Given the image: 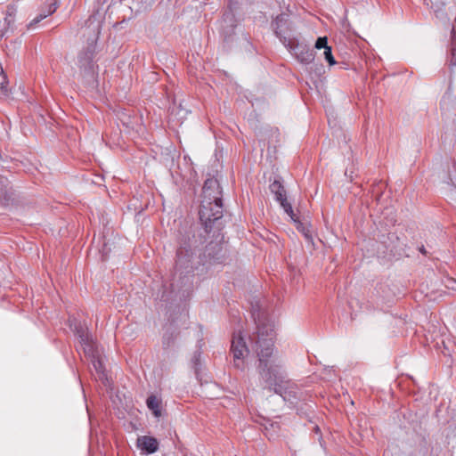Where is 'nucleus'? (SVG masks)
I'll use <instances>...</instances> for the list:
<instances>
[{
  "label": "nucleus",
  "instance_id": "9d476101",
  "mask_svg": "<svg viewBox=\"0 0 456 456\" xmlns=\"http://www.w3.org/2000/svg\"><path fill=\"white\" fill-rule=\"evenodd\" d=\"M17 12V8L14 4H11L7 7L5 16H4V23L6 25L4 28V32L2 30V37H4V33L8 31H12L15 23V16Z\"/></svg>",
  "mask_w": 456,
  "mask_h": 456
},
{
  "label": "nucleus",
  "instance_id": "f8f14e48",
  "mask_svg": "<svg viewBox=\"0 0 456 456\" xmlns=\"http://www.w3.org/2000/svg\"><path fill=\"white\" fill-rule=\"evenodd\" d=\"M270 190L275 195V200L277 201L284 200V198H286V191L281 182L275 180L270 184Z\"/></svg>",
  "mask_w": 456,
  "mask_h": 456
},
{
  "label": "nucleus",
  "instance_id": "5701e85b",
  "mask_svg": "<svg viewBox=\"0 0 456 456\" xmlns=\"http://www.w3.org/2000/svg\"><path fill=\"white\" fill-rule=\"evenodd\" d=\"M431 8L434 9V12L436 13V16H438L439 13V8H436L433 4L431 5Z\"/></svg>",
  "mask_w": 456,
  "mask_h": 456
},
{
  "label": "nucleus",
  "instance_id": "393cba45",
  "mask_svg": "<svg viewBox=\"0 0 456 456\" xmlns=\"http://www.w3.org/2000/svg\"><path fill=\"white\" fill-rule=\"evenodd\" d=\"M429 2L432 3L431 0H424V4H427L428 6L429 5Z\"/></svg>",
  "mask_w": 456,
  "mask_h": 456
},
{
  "label": "nucleus",
  "instance_id": "f257e3e1",
  "mask_svg": "<svg viewBox=\"0 0 456 456\" xmlns=\"http://www.w3.org/2000/svg\"><path fill=\"white\" fill-rule=\"evenodd\" d=\"M252 317L256 332L250 337V346L258 357V372L270 390L280 395L284 401L294 403L297 398V386L287 379L283 361L273 355L274 325L269 316L253 306Z\"/></svg>",
  "mask_w": 456,
  "mask_h": 456
},
{
  "label": "nucleus",
  "instance_id": "9b49d317",
  "mask_svg": "<svg viewBox=\"0 0 456 456\" xmlns=\"http://www.w3.org/2000/svg\"><path fill=\"white\" fill-rule=\"evenodd\" d=\"M147 407L152 411L157 418L161 416L160 404L161 402L156 395H150L146 400Z\"/></svg>",
  "mask_w": 456,
  "mask_h": 456
},
{
  "label": "nucleus",
  "instance_id": "ddd939ff",
  "mask_svg": "<svg viewBox=\"0 0 456 456\" xmlns=\"http://www.w3.org/2000/svg\"><path fill=\"white\" fill-rule=\"evenodd\" d=\"M278 202H280V204L282 207V208L284 209L285 213L288 214V216L291 218V220L294 223L298 224V225H301V223L299 222L298 217L296 216V214L293 211L292 206L290 205L289 202H288L287 197L284 198V200H278Z\"/></svg>",
  "mask_w": 456,
  "mask_h": 456
},
{
  "label": "nucleus",
  "instance_id": "4468645a",
  "mask_svg": "<svg viewBox=\"0 0 456 456\" xmlns=\"http://www.w3.org/2000/svg\"><path fill=\"white\" fill-rule=\"evenodd\" d=\"M278 202H280V204L282 207V208L284 209L285 213L288 214V216L291 218V220L294 223L298 224V225H301V223L299 222L298 217L296 216V214L293 211L292 206L290 205L289 202H288L287 197L284 198V200H278Z\"/></svg>",
  "mask_w": 456,
  "mask_h": 456
},
{
  "label": "nucleus",
  "instance_id": "6e6552de",
  "mask_svg": "<svg viewBox=\"0 0 456 456\" xmlns=\"http://www.w3.org/2000/svg\"><path fill=\"white\" fill-rule=\"evenodd\" d=\"M97 43V36H94L88 41L86 49L80 52L77 57V63L81 69H90L92 67L95 47Z\"/></svg>",
  "mask_w": 456,
  "mask_h": 456
},
{
  "label": "nucleus",
  "instance_id": "f3484780",
  "mask_svg": "<svg viewBox=\"0 0 456 456\" xmlns=\"http://www.w3.org/2000/svg\"><path fill=\"white\" fill-rule=\"evenodd\" d=\"M14 193L13 191H5L4 192V198L2 197V200H4V205L6 207L10 206V205H13V202H14ZM4 205V203L2 202V206Z\"/></svg>",
  "mask_w": 456,
  "mask_h": 456
},
{
  "label": "nucleus",
  "instance_id": "7ed1b4c3",
  "mask_svg": "<svg viewBox=\"0 0 456 456\" xmlns=\"http://www.w3.org/2000/svg\"><path fill=\"white\" fill-rule=\"evenodd\" d=\"M178 244L175 268L177 271L188 270L187 272H190L196 256L193 240L190 236H183L179 239Z\"/></svg>",
  "mask_w": 456,
  "mask_h": 456
},
{
  "label": "nucleus",
  "instance_id": "39448f33",
  "mask_svg": "<svg viewBox=\"0 0 456 456\" xmlns=\"http://www.w3.org/2000/svg\"><path fill=\"white\" fill-rule=\"evenodd\" d=\"M272 27L277 37L284 45H290L291 41L296 39L293 35V26L287 14L278 15L272 22Z\"/></svg>",
  "mask_w": 456,
  "mask_h": 456
},
{
  "label": "nucleus",
  "instance_id": "2eb2a0df",
  "mask_svg": "<svg viewBox=\"0 0 456 456\" xmlns=\"http://www.w3.org/2000/svg\"><path fill=\"white\" fill-rule=\"evenodd\" d=\"M56 4H51L49 6V10L47 12L39 13L37 16H36L28 25V28H33L36 24L39 23L41 20L45 19L47 16L51 15L56 11Z\"/></svg>",
  "mask_w": 456,
  "mask_h": 456
},
{
  "label": "nucleus",
  "instance_id": "423d86ee",
  "mask_svg": "<svg viewBox=\"0 0 456 456\" xmlns=\"http://www.w3.org/2000/svg\"><path fill=\"white\" fill-rule=\"evenodd\" d=\"M231 352L233 355L234 365L238 369H243V359L246 354L249 352L241 331L234 332L232 338Z\"/></svg>",
  "mask_w": 456,
  "mask_h": 456
},
{
  "label": "nucleus",
  "instance_id": "1a4fd4ad",
  "mask_svg": "<svg viewBox=\"0 0 456 456\" xmlns=\"http://www.w3.org/2000/svg\"><path fill=\"white\" fill-rule=\"evenodd\" d=\"M137 447L142 454H151L159 450V442L152 436H142L137 438Z\"/></svg>",
  "mask_w": 456,
  "mask_h": 456
},
{
  "label": "nucleus",
  "instance_id": "dca6fc26",
  "mask_svg": "<svg viewBox=\"0 0 456 456\" xmlns=\"http://www.w3.org/2000/svg\"><path fill=\"white\" fill-rule=\"evenodd\" d=\"M221 26L224 28L229 26L232 28L235 27V17L231 10L224 14Z\"/></svg>",
  "mask_w": 456,
  "mask_h": 456
},
{
  "label": "nucleus",
  "instance_id": "f03ea898",
  "mask_svg": "<svg viewBox=\"0 0 456 456\" xmlns=\"http://www.w3.org/2000/svg\"><path fill=\"white\" fill-rule=\"evenodd\" d=\"M200 220L207 232L223 216L222 190L218 181L208 178L202 188V200L199 211Z\"/></svg>",
  "mask_w": 456,
  "mask_h": 456
},
{
  "label": "nucleus",
  "instance_id": "4be33fe9",
  "mask_svg": "<svg viewBox=\"0 0 456 456\" xmlns=\"http://www.w3.org/2000/svg\"><path fill=\"white\" fill-rule=\"evenodd\" d=\"M163 345L165 346H170V338H167L166 336H164L163 338Z\"/></svg>",
  "mask_w": 456,
  "mask_h": 456
},
{
  "label": "nucleus",
  "instance_id": "6ab92c4d",
  "mask_svg": "<svg viewBox=\"0 0 456 456\" xmlns=\"http://www.w3.org/2000/svg\"><path fill=\"white\" fill-rule=\"evenodd\" d=\"M315 48L317 49H326V47H329L328 45V38L326 37H318V39L315 42Z\"/></svg>",
  "mask_w": 456,
  "mask_h": 456
},
{
  "label": "nucleus",
  "instance_id": "aec40b11",
  "mask_svg": "<svg viewBox=\"0 0 456 456\" xmlns=\"http://www.w3.org/2000/svg\"><path fill=\"white\" fill-rule=\"evenodd\" d=\"M1 74H2V96H3V95H8V90H7V88L4 86V84H7V83H8V81H7V76H6V74L4 72V69H2Z\"/></svg>",
  "mask_w": 456,
  "mask_h": 456
},
{
  "label": "nucleus",
  "instance_id": "a211bd4d",
  "mask_svg": "<svg viewBox=\"0 0 456 456\" xmlns=\"http://www.w3.org/2000/svg\"><path fill=\"white\" fill-rule=\"evenodd\" d=\"M324 58L325 60L328 61V63L330 65H334L336 63V61L332 55V52H331V47L329 46V47H326V49H324Z\"/></svg>",
  "mask_w": 456,
  "mask_h": 456
},
{
  "label": "nucleus",
  "instance_id": "b1692460",
  "mask_svg": "<svg viewBox=\"0 0 456 456\" xmlns=\"http://www.w3.org/2000/svg\"><path fill=\"white\" fill-rule=\"evenodd\" d=\"M419 251H420L422 254H424V255H426V254H427V251H426V249H425V248H424L423 246L419 248Z\"/></svg>",
  "mask_w": 456,
  "mask_h": 456
},
{
  "label": "nucleus",
  "instance_id": "20e7f679",
  "mask_svg": "<svg viewBox=\"0 0 456 456\" xmlns=\"http://www.w3.org/2000/svg\"><path fill=\"white\" fill-rule=\"evenodd\" d=\"M76 334L78 337L79 344L83 348L84 353L92 358V363L94 370L99 373H103V365L99 357L95 354L94 342L91 336L88 334L87 330L83 326L75 324L74 329Z\"/></svg>",
  "mask_w": 456,
  "mask_h": 456
},
{
  "label": "nucleus",
  "instance_id": "412c9836",
  "mask_svg": "<svg viewBox=\"0 0 456 456\" xmlns=\"http://www.w3.org/2000/svg\"><path fill=\"white\" fill-rule=\"evenodd\" d=\"M200 357V354L196 352L195 354L192 357V362H193L195 366H197L199 364Z\"/></svg>",
  "mask_w": 456,
  "mask_h": 456
},
{
  "label": "nucleus",
  "instance_id": "0eeeda50",
  "mask_svg": "<svg viewBox=\"0 0 456 456\" xmlns=\"http://www.w3.org/2000/svg\"><path fill=\"white\" fill-rule=\"evenodd\" d=\"M295 58L303 64H309L314 60V51L305 44L297 39L291 41L290 45H284Z\"/></svg>",
  "mask_w": 456,
  "mask_h": 456
}]
</instances>
